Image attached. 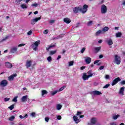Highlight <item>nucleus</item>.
<instances>
[{
    "label": "nucleus",
    "instance_id": "1",
    "mask_svg": "<svg viewBox=\"0 0 125 125\" xmlns=\"http://www.w3.org/2000/svg\"><path fill=\"white\" fill-rule=\"evenodd\" d=\"M87 8H88V6L86 4H84L83 7L82 8L80 6L76 7L73 8L74 13L77 14L78 12H82L83 14L85 13L87 11Z\"/></svg>",
    "mask_w": 125,
    "mask_h": 125
},
{
    "label": "nucleus",
    "instance_id": "2",
    "mask_svg": "<svg viewBox=\"0 0 125 125\" xmlns=\"http://www.w3.org/2000/svg\"><path fill=\"white\" fill-rule=\"evenodd\" d=\"M87 74H88V75H86V73H84L83 74V78L84 81H86V80H87L88 79H89V78L93 76V74L91 73V70H89V71H88Z\"/></svg>",
    "mask_w": 125,
    "mask_h": 125
},
{
    "label": "nucleus",
    "instance_id": "3",
    "mask_svg": "<svg viewBox=\"0 0 125 125\" xmlns=\"http://www.w3.org/2000/svg\"><path fill=\"white\" fill-rule=\"evenodd\" d=\"M114 63H116L117 65H120L121 64V57L118 56V55H115Z\"/></svg>",
    "mask_w": 125,
    "mask_h": 125
},
{
    "label": "nucleus",
    "instance_id": "4",
    "mask_svg": "<svg viewBox=\"0 0 125 125\" xmlns=\"http://www.w3.org/2000/svg\"><path fill=\"white\" fill-rule=\"evenodd\" d=\"M101 13L102 14H105V13H107V6L106 5L103 4L102 5L101 8Z\"/></svg>",
    "mask_w": 125,
    "mask_h": 125
},
{
    "label": "nucleus",
    "instance_id": "5",
    "mask_svg": "<svg viewBox=\"0 0 125 125\" xmlns=\"http://www.w3.org/2000/svg\"><path fill=\"white\" fill-rule=\"evenodd\" d=\"M121 78L120 77H117L115 78L112 82V86H114V85L117 84L119 82H121Z\"/></svg>",
    "mask_w": 125,
    "mask_h": 125
},
{
    "label": "nucleus",
    "instance_id": "6",
    "mask_svg": "<svg viewBox=\"0 0 125 125\" xmlns=\"http://www.w3.org/2000/svg\"><path fill=\"white\" fill-rule=\"evenodd\" d=\"M8 83V82H7V80H3L2 81H1L0 83V85H1V86H6V85H7Z\"/></svg>",
    "mask_w": 125,
    "mask_h": 125
},
{
    "label": "nucleus",
    "instance_id": "7",
    "mask_svg": "<svg viewBox=\"0 0 125 125\" xmlns=\"http://www.w3.org/2000/svg\"><path fill=\"white\" fill-rule=\"evenodd\" d=\"M5 66L6 68H7V69H11L13 67V65H12V63L7 62H5Z\"/></svg>",
    "mask_w": 125,
    "mask_h": 125
},
{
    "label": "nucleus",
    "instance_id": "8",
    "mask_svg": "<svg viewBox=\"0 0 125 125\" xmlns=\"http://www.w3.org/2000/svg\"><path fill=\"white\" fill-rule=\"evenodd\" d=\"M119 94H120L121 95H125V86H123L120 88L119 90Z\"/></svg>",
    "mask_w": 125,
    "mask_h": 125
},
{
    "label": "nucleus",
    "instance_id": "9",
    "mask_svg": "<svg viewBox=\"0 0 125 125\" xmlns=\"http://www.w3.org/2000/svg\"><path fill=\"white\" fill-rule=\"evenodd\" d=\"M85 62L86 64H90V62H91V58L89 57H86L85 58Z\"/></svg>",
    "mask_w": 125,
    "mask_h": 125
},
{
    "label": "nucleus",
    "instance_id": "10",
    "mask_svg": "<svg viewBox=\"0 0 125 125\" xmlns=\"http://www.w3.org/2000/svg\"><path fill=\"white\" fill-rule=\"evenodd\" d=\"M27 100H30V99L28 98V95H25V96H22V97L21 99V102H26V101H27Z\"/></svg>",
    "mask_w": 125,
    "mask_h": 125
},
{
    "label": "nucleus",
    "instance_id": "11",
    "mask_svg": "<svg viewBox=\"0 0 125 125\" xmlns=\"http://www.w3.org/2000/svg\"><path fill=\"white\" fill-rule=\"evenodd\" d=\"M14 77H17V74L15 73V74H13L12 75L10 76L8 78V81H13V80H14Z\"/></svg>",
    "mask_w": 125,
    "mask_h": 125
},
{
    "label": "nucleus",
    "instance_id": "12",
    "mask_svg": "<svg viewBox=\"0 0 125 125\" xmlns=\"http://www.w3.org/2000/svg\"><path fill=\"white\" fill-rule=\"evenodd\" d=\"M26 66L27 69L30 68V67L32 66V61L31 60L27 61L26 62Z\"/></svg>",
    "mask_w": 125,
    "mask_h": 125
},
{
    "label": "nucleus",
    "instance_id": "13",
    "mask_svg": "<svg viewBox=\"0 0 125 125\" xmlns=\"http://www.w3.org/2000/svg\"><path fill=\"white\" fill-rule=\"evenodd\" d=\"M40 43H41V41H40V40L37 41L32 44L31 46H32V47H35V46L38 47L39 46V44H40Z\"/></svg>",
    "mask_w": 125,
    "mask_h": 125
},
{
    "label": "nucleus",
    "instance_id": "14",
    "mask_svg": "<svg viewBox=\"0 0 125 125\" xmlns=\"http://www.w3.org/2000/svg\"><path fill=\"white\" fill-rule=\"evenodd\" d=\"M55 46H56V43H55L54 44H51V45H48V47L46 48V50H47V51H49L50 48L55 47Z\"/></svg>",
    "mask_w": 125,
    "mask_h": 125
},
{
    "label": "nucleus",
    "instance_id": "15",
    "mask_svg": "<svg viewBox=\"0 0 125 125\" xmlns=\"http://www.w3.org/2000/svg\"><path fill=\"white\" fill-rule=\"evenodd\" d=\"M92 93L93 94V95H100L101 94H102L101 92L97 90L93 91Z\"/></svg>",
    "mask_w": 125,
    "mask_h": 125
},
{
    "label": "nucleus",
    "instance_id": "16",
    "mask_svg": "<svg viewBox=\"0 0 125 125\" xmlns=\"http://www.w3.org/2000/svg\"><path fill=\"white\" fill-rule=\"evenodd\" d=\"M90 122L92 125H95L96 122H97V119L96 118L93 117L91 119Z\"/></svg>",
    "mask_w": 125,
    "mask_h": 125
},
{
    "label": "nucleus",
    "instance_id": "17",
    "mask_svg": "<svg viewBox=\"0 0 125 125\" xmlns=\"http://www.w3.org/2000/svg\"><path fill=\"white\" fill-rule=\"evenodd\" d=\"M63 21L65 23H66V24H70V23H71V20L68 18H64Z\"/></svg>",
    "mask_w": 125,
    "mask_h": 125
},
{
    "label": "nucleus",
    "instance_id": "18",
    "mask_svg": "<svg viewBox=\"0 0 125 125\" xmlns=\"http://www.w3.org/2000/svg\"><path fill=\"white\" fill-rule=\"evenodd\" d=\"M17 51V47H14L11 49L10 52L11 53H15Z\"/></svg>",
    "mask_w": 125,
    "mask_h": 125
},
{
    "label": "nucleus",
    "instance_id": "19",
    "mask_svg": "<svg viewBox=\"0 0 125 125\" xmlns=\"http://www.w3.org/2000/svg\"><path fill=\"white\" fill-rule=\"evenodd\" d=\"M73 120L76 124H79V123H80V120L78 119V117L76 116H73Z\"/></svg>",
    "mask_w": 125,
    "mask_h": 125
},
{
    "label": "nucleus",
    "instance_id": "20",
    "mask_svg": "<svg viewBox=\"0 0 125 125\" xmlns=\"http://www.w3.org/2000/svg\"><path fill=\"white\" fill-rule=\"evenodd\" d=\"M100 49H101V47H96L94 48L95 52L96 53H97L98 52H99Z\"/></svg>",
    "mask_w": 125,
    "mask_h": 125
},
{
    "label": "nucleus",
    "instance_id": "21",
    "mask_svg": "<svg viewBox=\"0 0 125 125\" xmlns=\"http://www.w3.org/2000/svg\"><path fill=\"white\" fill-rule=\"evenodd\" d=\"M106 42L108 45H112V44H113V40H112V39H109L106 41Z\"/></svg>",
    "mask_w": 125,
    "mask_h": 125
},
{
    "label": "nucleus",
    "instance_id": "22",
    "mask_svg": "<svg viewBox=\"0 0 125 125\" xmlns=\"http://www.w3.org/2000/svg\"><path fill=\"white\" fill-rule=\"evenodd\" d=\"M100 61V60H96L94 62V64H97V66H100L101 65V62H99Z\"/></svg>",
    "mask_w": 125,
    "mask_h": 125
},
{
    "label": "nucleus",
    "instance_id": "23",
    "mask_svg": "<svg viewBox=\"0 0 125 125\" xmlns=\"http://www.w3.org/2000/svg\"><path fill=\"white\" fill-rule=\"evenodd\" d=\"M21 7L23 9H25L26 8H28V6H27V4H22L21 5Z\"/></svg>",
    "mask_w": 125,
    "mask_h": 125
},
{
    "label": "nucleus",
    "instance_id": "24",
    "mask_svg": "<svg viewBox=\"0 0 125 125\" xmlns=\"http://www.w3.org/2000/svg\"><path fill=\"white\" fill-rule=\"evenodd\" d=\"M47 93H48V92H47V91H46V90H42V96H43V95H44V94H47Z\"/></svg>",
    "mask_w": 125,
    "mask_h": 125
},
{
    "label": "nucleus",
    "instance_id": "25",
    "mask_svg": "<svg viewBox=\"0 0 125 125\" xmlns=\"http://www.w3.org/2000/svg\"><path fill=\"white\" fill-rule=\"evenodd\" d=\"M15 119V116H11L8 119L9 121H10V122H12L14 121Z\"/></svg>",
    "mask_w": 125,
    "mask_h": 125
},
{
    "label": "nucleus",
    "instance_id": "26",
    "mask_svg": "<svg viewBox=\"0 0 125 125\" xmlns=\"http://www.w3.org/2000/svg\"><path fill=\"white\" fill-rule=\"evenodd\" d=\"M56 108L57 110H61V108H62V105L58 104H57Z\"/></svg>",
    "mask_w": 125,
    "mask_h": 125
},
{
    "label": "nucleus",
    "instance_id": "27",
    "mask_svg": "<svg viewBox=\"0 0 125 125\" xmlns=\"http://www.w3.org/2000/svg\"><path fill=\"white\" fill-rule=\"evenodd\" d=\"M122 32H118L116 34V38H121L122 37Z\"/></svg>",
    "mask_w": 125,
    "mask_h": 125
},
{
    "label": "nucleus",
    "instance_id": "28",
    "mask_svg": "<svg viewBox=\"0 0 125 125\" xmlns=\"http://www.w3.org/2000/svg\"><path fill=\"white\" fill-rule=\"evenodd\" d=\"M93 23V21H89L87 22V25L88 26H92Z\"/></svg>",
    "mask_w": 125,
    "mask_h": 125
},
{
    "label": "nucleus",
    "instance_id": "29",
    "mask_svg": "<svg viewBox=\"0 0 125 125\" xmlns=\"http://www.w3.org/2000/svg\"><path fill=\"white\" fill-rule=\"evenodd\" d=\"M102 31L99 30L95 33V36H96L97 37V36H99V35H100V34H102Z\"/></svg>",
    "mask_w": 125,
    "mask_h": 125
},
{
    "label": "nucleus",
    "instance_id": "30",
    "mask_svg": "<svg viewBox=\"0 0 125 125\" xmlns=\"http://www.w3.org/2000/svg\"><path fill=\"white\" fill-rule=\"evenodd\" d=\"M108 30H109V27L107 26H105L104 28V29H103V32H107Z\"/></svg>",
    "mask_w": 125,
    "mask_h": 125
},
{
    "label": "nucleus",
    "instance_id": "31",
    "mask_svg": "<svg viewBox=\"0 0 125 125\" xmlns=\"http://www.w3.org/2000/svg\"><path fill=\"white\" fill-rule=\"evenodd\" d=\"M41 19H42V17H40L39 18H36L33 20H34L35 22H38V21H40V20H41Z\"/></svg>",
    "mask_w": 125,
    "mask_h": 125
},
{
    "label": "nucleus",
    "instance_id": "32",
    "mask_svg": "<svg viewBox=\"0 0 125 125\" xmlns=\"http://www.w3.org/2000/svg\"><path fill=\"white\" fill-rule=\"evenodd\" d=\"M57 51L55 50V51H51L49 53V55H53V54H55V53H56Z\"/></svg>",
    "mask_w": 125,
    "mask_h": 125
},
{
    "label": "nucleus",
    "instance_id": "33",
    "mask_svg": "<svg viewBox=\"0 0 125 125\" xmlns=\"http://www.w3.org/2000/svg\"><path fill=\"white\" fill-rule=\"evenodd\" d=\"M14 104H12L11 106L8 107V109H10V110L11 111L14 109Z\"/></svg>",
    "mask_w": 125,
    "mask_h": 125
},
{
    "label": "nucleus",
    "instance_id": "34",
    "mask_svg": "<svg viewBox=\"0 0 125 125\" xmlns=\"http://www.w3.org/2000/svg\"><path fill=\"white\" fill-rule=\"evenodd\" d=\"M65 88H66V86H63L59 89V91H62V90H63Z\"/></svg>",
    "mask_w": 125,
    "mask_h": 125
},
{
    "label": "nucleus",
    "instance_id": "35",
    "mask_svg": "<svg viewBox=\"0 0 125 125\" xmlns=\"http://www.w3.org/2000/svg\"><path fill=\"white\" fill-rule=\"evenodd\" d=\"M119 117H120V115H117L114 116L113 117V119L117 120Z\"/></svg>",
    "mask_w": 125,
    "mask_h": 125
},
{
    "label": "nucleus",
    "instance_id": "36",
    "mask_svg": "<svg viewBox=\"0 0 125 125\" xmlns=\"http://www.w3.org/2000/svg\"><path fill=\"white\" fill-rule=\"evenodd\" d=\"M17 98H18V97H15L12 100L13 102H17Z\"/></svg>",
    "mask_w": 125,
    "mask_h": 125
},
{
    "label": "nucleus",
    "instance_id": "37",
    "mask_svg": "<svg viewBox=\"0 0 125 125\" xmlns=\"http://www.w3.org/2000/svg\"><path fill=\"white\" fill-rule=\"evenodd\" d=\"M57 92H58V91L57 90L54 91V92L51 93V95H52V96H54V95H55V94H56Z\"/></svg>",
    "mask_w": 125,
    "mask_h": 125
},
{
    "label": "nucleus",
    "instance_id": "38",
    "mask_svg": "<svg viewBox=\"0 0 125 125\" xmlns=\"http://www.w3.org/2000/svg\"><path fill=\"white\" fill-rule=\"evenodd\" d=\"M31 24L32 25H35L36 24V21H34V20H31Z\"/></svg>",
    "mask_w": 125,
    "mask_h": 125
},
{
    "label": "nucleus",
    "instance_id": "39",
    "mask_svg": "<svg viewBox=\"0 0 125 125\" xmlns=\"http://www.w3.org/2000/svg\"><path fill=\"white\" fill-rule=\"evenodd\" d=\"M68 63L69 66H73V65H74V61H70Z\"/></svg>",
    "mask_w": 125,
    "mask_h": 125
},
{
    "label": "nucleus",
    "instance_id": "40",
    "mask_svg": "<svg viewBox=\"0 0 125 125\" xmlns=\"http://www.w3.org/2000/svg\"><path fill=\"white\" fill-rule=\"evenodd\" d=\"M47 60L48 61V62H50L52 60V58L49 56L47 58Z\"/></svg>",
    "mask_w": 125,
    "mask_h": 125
},
{
    "label": "nucleus",
    "instance_id": "41",
    "mask_svg": "<svg viewBox=\"0 0 125 125\" xmlns=\"http://www.w3.org/2000/svg\"><path fill=\"white\" fill-rule=\"evenodd\" d=\"M9 100H10V98H5L4 100V101L5 102H7V101H9Z\"/></svg>",
    "mask_w": 125,
    "mask_h": 125
},
{
    "label": "nucleus",
    "instance_id": "42",
    "mask_svg": "<svg viewBox=\"0 0 125 125\" xmlns=\"http://www.w3.org/2000/svg\"><path fill=\"white\" fill-rule=\"evenodd\" d=\"M109 86H110V84L108 83V84H106L105 85H104V86L103 88H108Z\"/></svg>",
    "mask_w": 125,
    "mask_h": 125
},
{
    "label": "nucleus",
    "instance_id": "43",
    "mask_svg": "<svg viewBox=\"0 0 125 125\" xmlns=\"http://www.w3.org/2000/svg\"><path fill=\"white\" fill-rule=\"evenodd\" d=\"M31 116H32L33 118L36 117V113L35 112H32L31 113Z\"/></svg>",
    "mask_w": 125,
    "mask_h": 125
},
{
    "label": "nucleus",
    "instance_id": "44",
    "mask_svg": "<svg viewBox=\"0 0 125 125\" xmlns=\"http://www.w3.org/2000/svg\"><path fill=\"white\" fill-rule=\"evenodd\" d=\"M120 84H121V85H125V80L121 81L120 82Z\"/></svg>",
    "mask_w": 125,
    "mask_h": 125
},
{
    "label": "nucleus",
    "instance_id": "45",
    "mask_svg": "<svg viewBox=\"0 0 125 125\" xmlns=\"http://www.w3.org/2000/svg\"><path fill=\"white\" fill-rule=\"evenodd\" d=\"M82 112L81 111H77L76 116H80L81 115H82Z\"/></svg>",
    "mask_w": 125,
    "mask_h": 125
},
{
    "label": "nucleus",
    "instance_id": "46",
    "mask_svg": "<svg viewBox=\"0 0 125 125\" xmlns=\"http://www.w3.org/2000/svg\"><path fill=\"white\" fill-rule=\"evenodd\" d=\"M31 6H34L35 7H38V3H35L31 5Z\"/></svg>",
    "mask_w": 125,
    "mask_h": 125
},
{
    "label": "nucleus",
    "instance_id": "47",
    "mask_svg": "<svg viewBox=\"0 0 125 125\" xmlns=\"http://www.w3.org/2000/svg\"><path fill=\"white\" fill-rule=\"evenodd\" d=\"M43 34H44L45 35L48 34V30H47V29L43 31Z\"/></svg>",
    "mask_w": 125,
    "mask_h": 125
},
{
    "label": "nucleus",
    "instance_id": "48",
    "mask_svg": "<svg viewBox=\"0 0 125 125\" xmlns=\"http://www.w3.org/2000/svg\"><path fill=\"white\" fill-rule=\"evenodd\" d=\"M9 36H6L5 38L1 40V42H4V41H6V40H7V39H8Z\"/></svg>",
    "mask_w": 125,
    "mask_h": 125
},
{
    "label": "nucleus",
    "instance_id": "49",
    "mask_svg": "<svg viewBox=\"0 0 125 125\" xmlns=\"http://www.w3.org/2000/svg\"><path fill=\"white\" fill-rule=\"evenodd\" d=\"M24 45H25V44L21 43L18 45V47H20L24 46Z\"/></svg>",
    "mask_w": 125,
    "mask_h": 125
},
{
    "label": "nucleus",
    "instance_id": "50",
    "mask_svg": "<svg viewBox=\"0 0 125 125\" xmlns=\"http://www.w3.org/2000/svg\"><path fill=\"white\" fill-rule=\"evenodd\" d=\"M84 50H85V48L83 47L82 48V49L81 51V52L82 53H83V52H84Z\"/></svg>",
    "mask_w": 125,
    "mask_h": 125
},
{
    "label": "nucleus",
    "instance_id": "51",
    "mask_svg": "<svg viewBox=\"0 0 125 125\" xmlns=\"http://www.w3.org/2000/svg\"><path fill=\"white\" fill-rule=\"evenodd\" d=\"M32 30H30L27 32V35H28V36H31V35H32Z\"/></svg>",
    "mask_w": 125,
    "mask_h": 125
},
{
    "label": "nucleus",
    "instance_id": "52",
    "mask_svg": "<svg viewBox=\"0 0 125 125\" xmlns=\"http://www.w3.org/2000/svg\"><path fill=\"white\" fill-rule=\"evenodd\" d=\"M22 1L23 0H16L17 3H20V2H21V1Z\"/></svg>",
    "mask_w": 125,
    "mask_h": 125
},
{
    "label": "nucleus",
    "instance_id": "53",
    "mask_svg": "<svg viewBox=\"0 0 125 125\" xmlns=\"http://www.w3.org/2000/svg\"><path fill=\"white\" fill-rule=\"evenodd\" d=\"M57 119L58 120H60L62 119V117H61V116L60 115H58L57 117Z\"/></svg>",
    "mask_w": 125,
    "mask_h": 125
},
{
    "label": "nucleus",
    "instance_id": "54",
    "mask_svg": "<svg viewBox=\"0 0 125 125\" xmlns=\"http://www.w3.org/2000/svg\"><path fill=\"white\" fill-rule=\"evenodd\" d=\"M104 68H105L104 66H101L99 67V69L100 70H103V69H104Z\"/></svg>",
    "mask_w": 125,
    "mask_h": 125
},
{
    "label": "nucleus",
    "instance_id": "55",
    "mask_svg": "<svg viewBox=\"0 0 125 125\" xmlns=\"http://www.w3.org/2000/svg\"><path fill=\"white\" fill-rule=\"evenodd\" d=\"M45 122H48V121H49V118L48 117H45Z\"/></svg>",
    "mask_w": 125,
    "mask_h": 125
},
{
    "label": "nucleus",
    "instance_id": "56",
    "mask_svg": "<svg viewBox=\"0 0 125 125\" xmlns=\"http://www.w3.org/2000/svg\"><path fill=\"white\" fill-rule=\"evenodd\" d=\"M105 77V79H110V76L108 75H106Z\"/></svg>",
    "mask_w": 125,
    "mask_h": 125
},
{
    "label": "nucleus",
    "instance_id": "57",
    "mask_svg": "<svg viewBox=\"0 0 125 125\" xmlns=\"http://www.w3.org/2000/svg\"><path fill=\"white\" fill-rule=\"evenodd\" d=\"M54 22H55L54 20H51V21H49V23L50 24H52V23H54Z\"/></svg>",
    "mask_w": 125,
    "mask_h": 125
},
{
    "label": "nucleus",
    "instance_id": "58",
    "mask_svg": "<svg viewBox=\"0 0 125 125\" xmlns=\"http://www.w3.org/2000/svg\"><path fill=\"white\" fill-rule=\"evenodd\" d=\"M110 125H117V123L116 122L111 123Z\"/></svg>",
    "mask_w": 125,
    "mask_h": 125
},
{
    "label": "nucleus",
    "instance_id": "59",
    "mask_svg": "<svg viewBox=\"0 0 125 125\" xmlns=\"http://www.w3.org/2000/svg\"><path fill=\"white\" fill-rule=\"evenodd\" d=\"M81 70H84V69H85V66H82L80 68Z\"/></svg>",
    "mask_w": 125,
    "mask_h": 125
},
{
    "label": "nucleus",
    "instance_id": "60",
    "mask_svg": "<svg viewBox=\"0 0 125 125\" xmlns=\"http://www.w3.org/2000/svg\"><path fill=\"white\" fill-rule=\"evenodd\" d=\"M28 118V114H26L25 116L23 117L24 119H27Z\"/></svg>",
    "mask_w": 125,
    "mask_h": 125
},
{
    "label": "nucleus",
    "instance_id": "61",
    "mask_svg": "<svg viewBox=\"0 0 125 125\" xmlns=\"http://www.w3.org/2000/svg\"><path fill=\"white\" fill-rule=\"evenodd\" d=\"M61 58V55H59L58 56V58L57 59V60H59V59H60Z\"/></svg>",
    "mask_w": 125,
    "mask_h": 125
},
{
    "label": "nucleus",
    "instance_id": "62",
    "mask_svg": "<svg viewBox=\"0 0 125 125\" xmlns=\"http://www.w3.org/2000/svg\"><path fill=\"white\" fill-rule=\"evenodd\" d=\"M33 50L35 51L38 50V47L36 46L35 47L33 48Z\"/></svg>",
    "mask_w": 125,
    "mask_h": 125
},
{
    "label": "nucleus",
    "instance_id": "63",
    "mask_svg": "<svg viewBox=\"0 0 125 125\" xmlns=\"http://www.w3.org/2000/svg\"><path fill=\"white\" fill-rule=\"evenodd\" d=\"M99 58L101 59V58H103V55H100Z\"/></svg>",
    "mask_w": 125,
    "mask_h": 125
},
{
    "label": "nucleus",
    "instance_id": "64",
    "mask_svg": "<svg viewBox=\"0 0 125 125\" xmlns=\"http://www.w3.org/2000/svg\"><path fill=\"white\" fill-rule=\"evenodd\" d=\"M10 125H15V123L14 122H11Z\"/></svg>",
    "mask_w": 125,
    "mask_h": 125
}]
</instances>
